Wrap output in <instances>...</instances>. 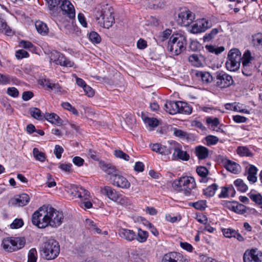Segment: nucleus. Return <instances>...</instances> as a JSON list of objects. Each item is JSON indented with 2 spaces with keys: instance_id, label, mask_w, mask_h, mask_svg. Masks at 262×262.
Instances as JSON below:
<instances>
[{
  "instance_id": "412c9836",
  "label": "nucleus",
  "mask_w": 262,
  "mask_h": 262,
  "mask_svg": "<svg viewBox=\"0 0 262 262\" xmlns=\"http://www.w3.org/2000/svg\"><path fill=\"white\" fill-rule=\"evenodd\" d=\"M224 165L228 171L234 174L238 173L241 170V167L238 164L230 160H225L224 161Z\"/></svg>"
},
{
  "instance_id": "1a4fd4ad",
  "label": "nucleus",
  "mask_w": 262,
  "mask_h": 262,
  "mask_svg": "<svg viewBox=\"0 0 262 262\" xmlns=\"http://www.w3.org/2000/svg\"><path fill=\"white\" fill-rule=\"evenodd\" d=\"M243 260L244 262H261L262 252L256 249L246 250Z\"/></svg>"
},
{
  "instance_id": "ea45409f",
  "label": "nucleus",
  "mask_w": 262,
  "mask_h": 262,
  "mask_svg": "<svg viewBox=\"0 0 262 262\" xmlns=\"http://www.w3.org/2000/svg\"><path fill=\"white\" fill-rule=\"evenodd\" d=\"M240 63L241 62L227 59L226 62V67L229 71H235L239 69Z\"/></svg>"
},
{
  "instance_id": "a19ab883",
  "label": "nucleus",
  "mask_w": 262,
  "mask_h": 262,
  "mask_svg": "<svg viewBox=\"0 0 262 262\" xmlns=\"http://www.w3.org/2000/svg\"><path fill=\"white\" fill-rule=\"evenodd\" d=\"M218 186L216 184H213L204 189V194L208 197L213 196Z\"/></svg>"
},
{
  "instance_id": "473e14b6",
  "label": "nucleus",
  "mask_w": 262,
  "mask_h": 262,
  "mask_svg": "<svg viewBox=\"0 0 262 262\" xmlns=\"http://www.w3.org/2000/svg\"><path fill=\"white\" fill-rule=\"evenodd\" d=\"M182 146L176 152L173 153V156L178 159L187 161L190 159L189 155L186 151L182 149Z\"/></svg>"
},
{
  "instance_id": "aec40b11",
  "label": "nucleus",
  "mask_w": 262,
  "mask_h": 262,
  "mask_svg": "<svg viewBox=\"0 0 262 262\" xmlns=\"http://www.w3.org/2000/svg\"><path fill=\"white\" fill-rule=\"evenodd\" d=\"M119 236L128 242H132L136 238V234L132 230L121 228L119 230Z\"/></svg>"
},
{
  "instance_id": "bb28decb",
  "label": "nucleus",
  "mask_w": 262,
  "mask_h": 262,
  "mask_svg": "<svg viewBox=\"0 0 262 262\" xmlns=\"http://www.w3.org/2000/svg\"><path fill=\"white\" fill-rule=\"evenodd\" d=\"M150 146L154 151L163 155H169V150L168 149L167 146L163 145L159 143H155L151 144Z\"/></svg>"
},
{
  "instance_id": "b1692460",
  "label": "nucleus",
  "mask_w": 262,
  "mask_h": 262,
  "mask_svg": "<svg viewBox=\"0 0 262 262\" xmlns=\"http://www.w3.org/2000/svg\"><path fill=\"white\" fill-rule=\"evenodd\" d=\"M222 233L225 237L227 238L234 237L239 241L244 240L243 237L237 231L231 228H224L222 230Z\"/></svg>"
},
{
  "instance_id": "f704fd0d",
  "label": "nucleus",
  "mask_w": 262,
  "mask_h": 262,
  "mask_svg": "<svg viewBox=\"0 0 262 262\" xmlns=\"http://www.w3.org/2000/svg\"><path fill=\"white\" fill-rule=\"evenodd\" d=\"M171 130L174 136L178 137L181 139L188 140V139L189 138V134L187 132L182 129H180L176 127H173L171 129Z\"/></svg>"
},
{
  "instance_id": "2f4dec72",
  "label": "nucleus",
  "mask_w": 262,
  "mask_h": 262,
  "mask_svg": "<svg viewBox=\"0 0 262 262\" xmlns=\"http://www.w3.org/2000/svg\"><path fill=\"white\" fill-rule=\"evenodd\" d=\"M196 172L201 178L200 179V182L201 183H206L208 181V178L207 176L208 174V170L204 166H200L196 168Z\"/></svg>"
},
{
  "instance_id": "e433bc0d",
  "label": "nucleus",
  "mask_w": 262,
  "mask_h": 262,
  "mask_svg": "<svg viewBox=\"0 0 262 262\" xmlns=\"http://www.w3.org/2000/svg\"><path fill=\"white\" fill-rule=\"evenodd\" d=\"M47 2L48 8L51 11V14H54L58 8V5L61 2V0H46Z\"/></svg>"
},
{
  "instance_id": "423d86ee",
  "label": "nucleus",
  "mask_w": 262,
  "mask_h": 262,
  "mask_svg": "<svg viewBox=\"0 0 262 262\" xmlns=\"http://www.w3.org/2000/svg\"><path fill=\"white\" fill-rule=\"evenodd\" d=\"M26 242L23 238H10L4 239L2 246L5 251L12 252L19 250L25 246Z\"/></svg>"
},
{
  "instance_id": "6e6552de",
  "label": "nucleus",
  "mask_w": 262,
  "mask_h": 262,
  "mask_svg": "<svg viewBox=\"0 0 262 262\" xmlns=\"http://www.w3.org/2000/svg\"><path fill=\"white\" fill-rule=\"evenodd\" d=\"M211 26L212 24L208 20L205 18L200 19L191 25L190 31L192 33H199L205 32Z\"/></svg>"
},
{
  "instance_id": "2eb2a0df",
  "label": "nucleus",
  "mask_w": 262,
  "mask_h": 262,
  "mask_svg": "<svg viewBox=\"0 0 262 262\" xmlns=\"http://www.w3.org/2000/svg\"><path fill=\"white\" fill-rule=\"evenodd\" d=\"M72 194L75 197L78 198L82 201L89 200V191L81 186H76L73 188Z\"/></svg>"
},
{
  "instance_id": "9b49d317",
  "label": "nucleus",
  "mask_w": 262,
  "mask_h": 262,
  "mask_svg": "<svg viewBox=\"0 0 262 262\" xmlns=\"http://www.w3.org/2000/svg\"><path fill=\"white\" fill-rule=\"evenodd\" d=\"M194 18V15L188 9H184L178 14V21L184 26H188Z\"/></svg>"
},
{
  "instance_id": "9d476101",
  "label": "nucleus",
  "mask_w": 262,
  "mask_h": 262,
  "mask_svg": "<svg viewBox=\"0 0 262 262\" xmlns=\"http://www.w3.org/2000/svg\"><path fill=\"white\" fill-rule=\"evenodd\" d=\"M216 75V84L221 88L228 87L233 82L232 77L224 72H218Z\"/></svg>"
},
{
  "instance_id": "a211bd4d",
  "label": "nucleus",
  "mask_w": 262,
  "mask_h": 262,
  "mask_svg": "<svg viewBox=\"0 0 262 262\" xmlns=\"http://www.w3.org/2000/svg\"><path fill=\"white\" fill-rule=\"evenodd\" d=\"M204 57L200 54H192L188 57V61L193 67H202L205 64Z\"/></svg>"
},
{
  "instance_id": "a878e982",
  "label": "nucleus",
  "mask_w": 262,
  "mask_h": 262,
  "mask_svg": "<svg viewBox=\"0 0 262 262\" xmlns=\"http://www.w3.org/2000/svg\"><path fill=\"white\" fill-rule=\"evenodd\" d=\"M178 101H167L165 104V111L170 114L174 115L178 113L179 112V108L178 107Z\"/></svg>"
},
{
  "instance_id": "f3484780",
  "label": "nucleus",
  "mask_w": 262,
  "mask_h": 262,
  "mask_svg": "<svg viewBox=\"0 0 262 262\" xmlns=\"http://www.w3.org/2000/svg\"><path fill=\"white\" fill-rule=\"evenodd\" d=\"M227 208L239 214H244L247 212L246 207L237 202H229L227 203Z\"/></svg>"
},
{
  "instance_id": "13d9d810",
  "label": "nucleus",
  "mask_w": 262,
  "mask_h": 262,
  "mask_svg": "<svg viewBox=\"0 0 262 262\" xmlns=\"http://www.w3.org/2000/svg\"><path fill=\"white\" fill-rule=\"evenodd\" d=\"M249 198L257 204L262 205V196L260 193L249 194Z\"/></svg>"
},
{
  "instance_id": "4c0bfd02",
  "label": "nucleus",
  "mask_w": 262,
  "mask_h": 262,
  "mask_svg": "<svg viewBox=\"0 0 262 262\" xmlns=\"http://www.w3.org/2000/svg\"><path fill=\"white\" fill-rule=\"evenodd\" d=\"M234 184L236 187L237 190L242 192H245L248 189L247 185L244 183L243 180L241 179H238L235 180Z\"/></svg>"
},
{
  "instance_id": "338daca9",
  "label": "nucleus",
  "mask_w": 262,
  "mask_h": 262,
  "mask_svg": "<svg viewBox=\"0 0 262 262\" xmlns=\"http://www.w3.org/2000/svg\"><path fill=\"white\" fill-rule=\"evenodd\" d=\"M63 152V148L59 145H56L55 146L54 153L56 158L58 159L61 157V154Z\"/></svg>"
},
{
  "instance_id": "f03ea898",
  "label": "nucleus",
  "mask_w": 262,
  "mask_h": 262,
  "mask_svg": "<svg viewBox=\"0 0 262 262\" xmlns=\"http://www.w3.org/2000/svg\"><path fill=\"white\" fill-rule=\"evenodd\" d=\"M172 188L178 192H183L186 195H189L191 190L196 187L194 178L183 176L174 180L172 183Z\"/></svg>"
},
{
  "instance_id": "72a5a7b5",
  "label": "nucleus",
  "mask_w": 262,
  "mask_h": 262,
  "mask_svg": "<svg viewBox=\"0 0 262 262\" xmlns=\"http://www.w3.org/2000/svg\"><path fill=\"white\" fill-rule=\"evenodd\" d=\"M35 26L37 32L39 34L42 35L47 34L48 32V28L45 23L41 21L38 20L35 22Z\"/></svg>"
},
{
  "instance_id": "de8ad7c7",
  "label": "nucleus",
  "mask_w": 262,
  "mask_h": 262,
  "mask_svg": "<svg viewBox=\"0 0 262 262\" xmlns=\"http://www.w3.org/2000/svg\"><path fill=\"white\" fill-rule=\"evenodd\" d=\"M252 57L251 56V53L249 51H246L242 58L243 66L246 67L247 65L251 66V60Z\"/></svg>"
},
{
  "instance_id": "4d7b16f0",
  "label": "nucleus",
  "mask_w": 262,
  "mask_h": 262,
  "mask_svg": "<svg viewBox=\"0 0 262 262\" xmlns=\"http://www.w3.org/2000/svg\"><path fill=\"white\" fill-rule=\"evenodd\" d=\"M144 121L145 123L147 124L149 126L156 127L159 124L158 120L154 118H145Z\"/></svg>"
},
{
  "instance_id": "4be33fe9",
  "label": "nucleus",
  "mask_w": 262,
  "mask_h": 262,
  "mask_svg": "<svg viewBox=\"0 0 262 262\" xmlns=\"http://www.w3.org/2000/svg\"><path fill=\"white\" fill-rule=\"evenodd\" d=\"M99 166L103 171L109 175H111V177L118 173V170L115 166L111 163H106L104 161H100L99 162Z\"/></svg>"
},
{
  "instance_id": "c85d7f7f",
  "label": "nucleus",
  "mask_w": 262,
  "mask_h": 262,
  "mask_svg": "<svg viewBox=\"0 0 262 262\" xmlns=\"http://www.w3.org/2000/svg\"><path fill=\"white\" fill-rule=\"evenodd\" d=\"M178 107L179 108L178 113L189 115L192 113V107L186 102L178 101Z\"/></svg>"
},
{
  "instance_id": "cd10ccee",
  "label": "nucleus",
  "mask_w": 262,
  "mask_h": 262,
  "mask_svg": "<svg viewBox=\"0 0 262 262\" xmlns=\"http://www.w3.org/2000/svg\"><path fill=\"white\" fill-rule=\"evenodd\" d=\"M44 118L51 123L57 125H61L62 123V120L55 113H46L44 115Z\"/></svg>"
},
{
  "instance_id": "09e8293b",
  "label": "nucleus",
  "mask_w": 262,
  "mask_h": 262,
  "mask_svg": "<svg viewBox=\"0 0 262 262\" xmlns=\"http://www.w3.org/2000/svg\"><path fill=\"white\" fill-rule=\"evenodd\" d=\"M196 75L200 77L204 82H209L212 79V76L208 72L198 71L196 73Z\"/></svg>"
},
{
  "instance_id": "5fc2aeb1",
  "label": "nucleus",
  "mask_w": 262,
  "mask_h": 262,
  "mask_svg": "<svg viewBox=\"0 0 262 262\" xmlns=\"http://www.w3.org/2000/svg\"><path fill=\"white\" fill-rule=\"evenodd\" d=\"M192 206L198 210H204L207 207L206 201L205 200H200L193 203Z\"/></svg>"
},
{
  "instance_id": "58836bf2",
  "label": "nucleus",
  "mask_w": 262,
  "mask_h": 262,
  "mask_svg": "<svg viewBox=\"0 0 262 262\" xmlns=\"http://www.w3.org/2000/svg\"><path fill=\"white\" fill-rule=\"evenodd\" d=\"M148 237V233L139 228L138 230L137 235H136V238L135 239H137L139 243H144L146 241Z\"/></svg>"
},
{
  "instance_id": "c03bdc74",
  "label": "nucleus",
  "mask_w": 262,
  "mask_h": 262,
  "mask_svg": "<svg viewBox=\"0 0 262 262\" xmlns=\"http://www.w3.org/2000/svg\"><path fill=\"white\" fill-rule=\"evenodd\" d=\"M237 154L240 156L252 157L253 154L246 146H239L236 149Z\"/></svg>"
},
{
  "instance_id": "052dcab7",
  "label": "nucleus",
  "mask_w": 262,
  "mask_h": 262,
  "mask_svg": "<svg viewBox=\"0 0 262 262\" xmlns=\"http://www.w3.org/2000/svg\"><path fill=\"white\" fill-rule=\"evenodd\" d=\"M219 140V138L214 136L209 135L206 137V141L208 145H215L218 142Z\"/></svg>"
},
{
  "instance_id": "6ab92c4d",
  "label": "nucleus",
  "mask_w": 262,
  "mask_h": 262,
  "mask_svg": "<svg viewBox=\"0 0 262 262\" xmlns=\"http://www.w3.org/2000/svg\"><path fill=\"white\" fill-rule=\"evenodd\" d=\"M102 193L107 196L108 199L114 202L118 201L120 193L112 187L105 186L101 189Z\"/></svg>"
},
{
  "instance_id": "3c124183",
  "label": "nucleus",
  "mask_w": 262,
  "mask_h": 262,
  "mask_svg": "<svg viewBox=\"0 0 262 262\" xmlns=\"http://www.w3.org/2000/svg\"><path fill=\"white\" fill-rule=\"evenodd\" d=\"M168 146H167V148L169 150V154L172 150L174 151L173 152H176L181 146V144L174 141H168Z\"/></svg>"
},
{
  "instance_id": "603ef678",
  "label": "nucleus",
  "mask_w": 262,
  "mask_h": 262,
  "mask_svg": "<svg viewBox=\"0 0 262 262\" xmlns=\"http://www.w3.org/2000/svg\"><path fill=\"white\" fill-rule=\"evenodd\" d=\"M89 38L93 43H99L101 40L100 35L95 31L90 33Z\"/></svg>"
},
{
  "instance_id": "4468645a",
  "label": "nucleus",
  "mask_w": 262,
  "mask_h": 262,
  "mask_svg": "<svg viewBox=\"0 0 262 262\" xmlns=\"http://www.w3.org/2000/svg\"><path fill=\"white\" fill-rule=\"evenodd\" d=\"M30 197L26 193H23L16 196L10 200L9 203L15 206H24L30 201Z\"/></svg>"
},
{
  "instance_id": "0e129e2a",
  "label": "nucleus",
  "mask_w": 262,
  "mask_h": 262,
  "mask_svg": "<svg viewBox=\"0 0 262 262\" xmlns=\"http://www.w3.org/2000/svg\"><path fill=\"white\" fill-rule=\"evenodd\" d=\"M24 225V222L21 219H15L13 223L10 225L12 229H18L20 228Z\"/></svg>"
},
{
  "instance_id": "dca6fc26",
  "label": "nucleus",
  "mask_w": 262,
  "mask_h": 262,
  "mask_svg": "<svg viewBox=\"0 0 262 262\" xmlns=\"http://www.w3.org/2000/svg\"><path fill=\"white\" fill-rule=\"evenodd\" d=\"M61 10L67 14L69 17L72 19L75 17V11L73 5L68 0L62 2L60 6Z\"/></svg>"
},
{
  "instance_id": "c9c22d12",
  "label": "nucleus",
  "mask_w": 262,
  "mask_h": 262,
  "mask_svg": "<svg viewBox=\"0 0 262 262\" xmlns=\"http://www.w3.org/2000/svg\"><path fill=\"white\" fill-rule=\"evenodd\" d=\"M29 112L31 116L37 120H41L44 118V115L41 111L37 107L30 108Z\"/></svg>"
},
{
  "instance_id": "774afa93",
  "label": "nucleus",
  "mask_w": 262,
  "mask_h": 262,
  "mask_svg": "<svg viewBox=\"0 0 262 262\" xmlns=\"http://www.w3.org/2000/svg\"><path fill=\"white\" fill-rule=\"evenodd\" d=\"M7 94L13 97H17L18 96L19 92L17 89L14 87L9 88L7 89Z\"/></svg>"
},
{
  "instance_id": "6e6d98bb",
  "label": "nucleus",
  "mask_w": 262,
  "mask_h": 262,
  "mask_svg": "<svg viewBox=\"0 0 262 262\" xmlns=\"http://www.w3.org/2000/svg\"><path fill=\"white\" fill-rule=\"evenodd\" d=\"M120 197H119V198L118 199V201H116L115 202L124 206H127L131 204L130 201L128 198L123 196L121 194H120Z\"/></svg>"
},
{
  "instance_id": "393cba45",
  "label": "nucleus",
  "mask_w": 262,
  "mask_h": 262,
  "mask_svg": "<svg viewBox=\"0 0 262 262\" xmlns=\"http://www.w3.org/2000/svg\"><path fill=\"white\" fill-rule=\"evenodd\" d=\"M0 32L4 33L7 36H11L13 34L12 29L7 25L1 14H0Z\"/></svg>"
},
{
  "instance_id": "69168bd1",
  "label": "nucleus",
  "mask_w": 262,
  "mask_h": 262,
  "mask_svg": "<svg viewBox=\"0 0 262 262\" xmlns=\"http://www.w3.org/2000/svg\"><path fill=\"white\" fill-rule=\"evenodd\" d=\"M29 56V53L24 50H19L15 53V56L18 59L28 57Z\"/></svg>"
},
{
  "instance_id": "79ce46f5",
  "label": "nucleus",
  "mask_w": 262,
  "mask_h": 262,
  "mask_svg": "<svg viewBox=\"0 0 262 262\" xmlns=\"http://www.w3.org/2000/svg\"><path fill=\"white\" fill-rule=\"evenodd\" d=\"M219 30L220 29L218 28L212 29L209 33H207L205 34L203 36V40L205 42L211 41L218 34Z\"/></svg>"
},
{
  "instance_id": "8fccbe9b",
  "label": "nucleus",
  "mask_w": 262,
  "mask_h": 262,
  "mask_svg": "<svg viewBox=\"0 0 262 262\" xmlns=\"http://www.w3.org/2000/svg\"><path fill=\"white\" fill-rule=\"evenodd\" d=\"M37 252L35 248L31 249L28 254V262H36Z\"/></svg>"
},
{
  "instance_id": "37998d69",
  "label": "nucleus",
  "mask_w": 262,
  "mask_h": 262,
  "mask_svg": "<svg viewBox=\"0 0 262 262\" xmlns=\"http://www.w3.org/2000/svg\"><path fill=\"white\" fill-rule=\"evenodd\" d=\"M33 156L35 159L39 161L43 162L46 159V156L44 152L39 150L37 148H34L33 150Z\"/></svg>"
},
{
  "instance_id": "a18cd8bd",
  "label": "nucleus",
  "mask_w": 262,
  "mask_h": 262,
  "mask_svg": "<svg viewBox=\"0 0 262 262\" xmlns=\"http://www.w3.org/2000/svg\"><path fill=\"white\" fill-rule=\"evenodd\" d=\"M205 48L210 53L218 55L225 50L224 47H216L212 45H206Z\"/></svg>"
},
{
  "instance_id": "680f3d73",
  "label": "nucleus",
  "mask_w": 262,
  "mask_h": 262,
  "mask_svg": "<svg viewBox=\"0 0 262 262\" xmlns=\"http://www.w3.org/2000/svg\"><path fill=\"white\" fill-rule=\"evenodd\" d=\"M12 80V79L10 76L0 74V84H9Z\"/></svg>"
},
{
  "instance_id": "f257e3e1",
  "label": "nucleus",
  "mask_w": 262,
  "mask_h": 262,
  "mask_svg": "<svg viewBox=\"0 0 262 262\" xmlns=\"http://www.w3.org/2000/svg\"><path fill=\"white\" fill-rule=\"evenodd\" d=\"M64 215L51 206H43L34 212L32 216V224L39 228L50 226L57 228L63 222Z\"/></svg>"
},
{
  "instance_id": "bf43d9fd",
  "label": "nucleus",
  "mask_w": 262,
  "mask_h": 262,
  "mask_svg": "<svg viewBox=\"0 0 262 262\" xmlns=\"http://www.w3.org/2000/svg\"><path fill=\"white\" fill-rule=\"evenodd\" d=\"M115 156L118 158L122 159L125 161H129V156L120 150H116L114 151Z\"/></svg>"
},
{
  "instance_id": "49530a36",
  "label": "nucleus",
  "mask_w": 262,
  "mask_h": 262,
  "mask_svg": "<svg viewBox=\"0 0 262 262\" xmlns=\"http://www.w3.org/2000/svg\"><path fill=\"white\" fill-rule=\"evenodd\" d=\"M225 107L226 110L233 111L234 112L244 113H249V111L247 110H239L237 108V103L236 102L231 103H226L225 105Z\"/></svg>"
},
{
  "instance_id": "20e7f679",
  "label": "nucleus",
  "mask_w": 262,
  "mask_h": 262,
  "mask_svg": "<svg viewBox=\"0 0 262 262\" xmlns=\"http://www.w3.org/2000/svg\"><path fill=\"white\" fill-rule=\"evenodd\" d=\"M114 9L108 5L104 6L100 12H97L96 19L101 27L108 29L115 23L113 15Z\"/></svg>"
},
{
  "instance_id": "5701e85b",
  "label": "nucleus",
  "mask_w": 262,
  "mask_h": 262,
  "mask_svg": "<svg viewBox=\"0 0 262 262\" xmlns=\"http://www.w3.org/2000/svg\"><path fill=\"white\" fill-rule=\"evenodd\" d=\"M195 154L199 160L206 159L209 156V149L203 146L199 145L195 147Z\"/></svg>"
},
{
  "instance_id": "7ed1b4c3",
  "label": "nucleus",
  "mask_w": 262,
  "mask_h": 262,
  "mask_svg": "<svg viewBox=\"0 0 262 262\" xmlns=\"http://www.w3.org/2000/svg\"><path fill=\"white\" fill-rule=\"evenodd\" d=\"M40 251L45 259L53 260L59 254L60 245L55 239L49 238L42 244Z\"/></svg>"
},
{
  "instance_id": "7c9ffc66",
  "label": "nucleus",
  "mask_w": 262,
  "mask_h": 262,
  "mask_svg": "<svg viewBox=\"0 0 262 262\" xmlns=\"http://www.w3.org/2000/svg\"><path fill=\"white\" fill-rule=\"evenodd\" d=\"M228 59L241 62V53L237 49H232L228 53Z\"/></svg>"
},
{
  "instance_id": "0eeeda50",
  "label": "nucleus",
  "mask_w": 262,
  "mask_h": 262,
  "mask_svg": "<svg viewBox=\"0 0 262 262\" xmlns=\"http://www.w3.org/2000/svg\"><path fill=\"white\" fill-rule=\"evenodd\" d=\"M50 61L56 64L66 67H73L74 63L64 57L62 54L57 51H53L50 54Z\"/></svg>"
},
{
  "instance_id": "864d4df0",
  "label": "nucleus",
  "mask_w": 262,
  "mask_h": 262,
  "mask_svg": "<svg viewBox=\"0 0 262 262\" xmlns=\"http://www.w3.org/2000/svg\"><path fill=\"white\" fill-rule=\"evenodd\" d=\"M152 5L149 7L154 9L163 8L165 5L163 0H151Z\"/></svg>"
},
{
  "instance_id": "ddd939ff",
  "label": "nucleus",
  "mask_w": 262,
  "mask_h": 262,
  "mask_svg": "<svg viewBox=\"0 0 262 262\" xmlns=\"http://www.w3.org/2000/svg\"><path fill=\"white\" fill-rule=\"evenodd\" d=\"M162 262H188V261L182 254L173 252L165 254Z\"/></svg>"
},
{
  "instance_id": "c756f323",
  "label": "nucleus",
  "mask_w": 262,
  "mask_h": 262,
  "mask_svg": "<svg viewBox=\"0 0 262 262\" xmlns=\"http://www.w3.org/2000/svg\"><path fill=\"white\" fill-rule=\"evenodd\" d=\"M258 169L257 168L253 165H250L248 169V181L252 183H254L257 181V173Z\"/></svg>"
},
{
  "instance_id": "e2e57ef3",
  "label": "nucleus",
  "mask_w": 262,
  "mask_h": 262,
  "mask_svg": "<svg viewBox=\"0 0 262 262\" xmlns=\"http://www.w3.org/2000/svg\"><path fill=\"white\" fill-rule=\"evenodd\" d=\"M171 30L170 29H166V30L164 31L160 35H159L158 37L159 39L162 41H164L169 37V36L171 34Z\"/></svg>"
},
{
  "instance_id": "39448f33",
  "label": "nucleus",
  "mask_w": 262,
  "mask_h": 262,
  "mask_svg": "<svg viewBox=\"0 0 262 262\" xmlns=\"http://www.w3.org/2000/svg\"><path fill=\"white\" fill-rule=\"evenodd\" d=\"M186 38L183 36L172 35L168 42L167 49L173 55H178L186 49Z\"/></svg>"
},
{
  "instance_id": "f8f14e48",
  "label": "nucleus",
  "mask_w": 262,
  "mask_h": 262,
  "mask_svg": "<svg viewBox=\"0 0 262 262\" xmlns=\"http://www.w3.org/2000/svg\"><path fill=\"white\" fill-rule=\"evenodd\" d=\"M111 180L113 185L119 188L126 189L128 188L130 186L128 181L125 177L118 173L111 177Z\"/></svg>"
}]
</instances>
